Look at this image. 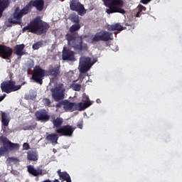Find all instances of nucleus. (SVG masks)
I'll list each match as a JSON object with an SVG mask.
<instances>
[{
    "label": "nucleus",
    "mask_w": 182,
    "mask_h": 182,
    "mask_svg": "<svg viewBox=\"0 0 182 182\" xmlns=\"http://www.w3.org/2000/svg\"><path fill=\"white\" fill-rule=\"evenodd\" d=\"M81 28L80 23H75L70 27V33L65 35V39L70 48H73L78 52H87L89 47L87 44L83 43V36L76 33Z\"/></svg>",
    "instance_id": "obj_1"
},
{
    "label": "nucleus",
    "mask_w": 182,
    "mask_h": 182,
    "mask_svg": "<svg viewBox=\"0 0 182 182\" xmlns=\"http://www.w3.org/2000/svg\"><path fill=\"white\" fill-rule=\"evenodd\" d=\"M50 28V26L48 23L42 21L39 17H36L23 28V32H26L27 31V32H31L36 35H46Z\"/></svg>",
    "instance_id": "obj_2"
},
{
    "label": "nucleus",
    "mask_w": 182,
    "mask_h": 182,
    "mask_svg": "<svg viewBox=\"0 0 182 182\" xmlns=\"http://www.w3.org/2000/svg\"><path fill=\"white\" fill-rule=\"evenodd\" d=\"M64 109L65 110H69V112H82L87 109L89 106H92V102L90 101L85 100L82 102H70L69 101L63 102Z\"/></svg>",
    "instance_id": "obj_3"
},
{
    "label": "nucleus",
    "mask_w": 182,
    "mask_h": 182,
    "mask_svg": "<svg viewBox=\"0 0 182 182\" xmlns=\"http://www.w3.org/2000/svg\"><path fill=\"white\" fill-rule=\"evenodd\" d=\"M124 6V1L123 0H111L107 4L106 10L107 14H126V11L122 8Z\"/></svg>",
    "instance_id": "obj_4"
},
{
    "label": "nucleus",
    "mask_w": 182,
    "mask_h": 182,
    "mask_svg": "<svg viewBox=\"0 0 182 182\" xmlns=\"http://www.w3.org/2000/svg\"><path fill=\"white\" fill-rule=\"evenodd\" d=\"M97 62V59L94 58L92 61L90 57L82 56L80 58V73H86L93 65Z\"/></svg>",
    "instance_id": "obj_5"
},
{
    "label": "nucleus",
    "mask_w": 182,
    "mask_h": 182,
    "mask_svg": "<svg viewBox=\"0 0 182 182\" xmlns=\"http://www.w3.org/2000/svg\"><path fill=\"white\" fill-rule=\"evenodd\" d=\"M65 91L66 88L65 87V85L62 83H60L57 85L55 87L50 89L52 97L55 100V102L63 100V99H65Z\"/></svg>",
    "instance_id": "obj_6"
},
{
    "label": "nucleus",
    "mask_w": 182,
    "mask_h": 182,
    "mask_svg": "<svg viewBox=\"0 0 182 182\" xmlns=\"http://www.w3.org/2000/svg\"><path fill=\"white\" fill-rule=\"evenodd\" d=\"M16 82L12 80H6L1 83V89L4 93H12V92H16L21 90L22 85H15Z\"/></svg>",
    "instance_id": "obj_7"
},
{
    "label": "nucleus",
    "mask_w": 182,
    "mask_h": 182,
    "mask_svg": "<svg viewBox=\"0 0 182 182\" xmlns=\"http://www.w3.org/2000/svg\"><path fill=\"white\" fill-rule=\"evenodd\" d=\"M48 71L42 69L39 65H36L33 68L32 79L36 83L42 85L43 83V79L46 76Z\"/></svg>",
    "instance_id": "obj_8"
},
{
    "label": "nucleus",
    "mask_w": 182,
    "mask_h": 182,
    "mask_svg": "<svg viewBox=\"0 0 182 182\" xmlns=\"http://www.w3.org/2000/svg\"><path fill=\"white\" fill-rule=\"evenodd\" d=\"M3 146L0 147L3 151L4 154L8 153L9 150L11 151H14V150H18L21 146L19 144L12 143L8 138L6 137H1Z\"/></svg>",
    "instance_id": "obj_9"
},
{
    "label": "nucleus",
    "mask_w": 182,
    "mask_h": 182,
    "mask_svg": "<svg viewBox=\"0 0 182 182\" xmlns=\"http://www.w3.org/2000/svg\"><path fill=\"white\" fill-rule=\"evenodd\" d=\"M113 39V33L109 31H100L96 33L94 37L92 38V42H109Z\"/></svg>",
    "instance_id": "obj_10"
},
{
    "label": "nucleus",
    "mask_w": 182,
    "mask_h": 182,
    "mask_svg": "<svg viewBox=\"0 0 182 182\" xmlns=\"http://www.w3.org/2000/svg\"><path fill=\"white\" fill-rule=\"evenodd\" d=\"M70 9L74 12H77L78 15L83 16L86 14V9L85 6L81 4L79 0H70Z\"/></svg>",
    "instance_id": "obj_11"
},
{
    "label": "nucleus",
    "mask_w": 182,
    "mask_h": 182,
    "mask_svg": "<svg viewBox=\"0 0 182 182\" xmlns=\"http://www.w3.org/2000/svg\"><path fill=\"white\" fill-rule=\"evenodd\" d=\"M76 130V127H73L70 124L64 125L55 130L56 133L60 134V136H65L70 137L73 134V132Z\"/></svg>",
    "instance_id": "obj_12"
},
{
    "label": "nucleus",
    "mask_w": 182,
    "mask_h": 182,
    "mask_svg": "<svg viewBox=\"0 0 182 182\" xmlns=\"http://www.w3.org/2000/svg\"><path fill=\"white\" fill-rule=\"evenodd\" d=\"M26 6L30 12L32 11V8H36L39 12L43 11L45 8V1L43 0H31L26 4Z\"/></svg>",
    "instance_id": "obj_13"
},
{
    "label": "nucleus",
    "mask_w": 182,
    "mask_h": 182,
    "mask_svg": "<svg viewBox=\"0 0 182 182\" xmlns=\"http://www.w3.org/2000/svg\"><path fill=\"white\" fill-rule=\"evenodd\" d=\"M14 53V50L11 47H8L5 45H0V58L2 59H6L8 62L11 63V57Z\"/></svg>",
    "instance_id": "obj_14"
},
{
    "label": "nucleus",
    "mask_w": 182,
    "mask_h": 182,
    "mask_svg": "<svg viewBox=\"0 0 182 182\" xmlns=\"http://www.w3.org/2000/svg\"><path fill=\"white\" fill-rule=\"evenodd\" d=\"M29 12L31 11H29V9H28L26 5L22 9H20L19 7H16L14 13V18L16 19V21H20V19H22L23 15H28Z\"/></svg>",
    "instance_id": "obj_15"
},
{
    "label": "nucleus",
    "mask_w": 182,
    "mask_h": 182,
    "mask_svg": "<svg viewBox=\"0 0 182 182\" xmlns=\"http://www.w3.org/2000/svg\"><path fill=\"white\" fill-rule=\"evenodd\" d=\"M63 60H70L74 62L75 60V51H72L69 48H64L62 55Z\"/></svg>",
    "instance_id": "obj_16"
},
{
    "label": "nucleus",
    "mask_w": 182,
    "mask_h": 182,
    "mask_svg": "<svg viewBox=\"0 0 182 182\" xmlns=\"http://www.w3.org/2000/svg\"><path fill=\"white\" fill-rule=\"evenodd\" d=\"M36 117L38 121L41 122H49L50 117L48 114V112L43 111H37L36 112Z\"/></svg>",
    "instance_id": "obj_17"
},
{
    "label": "nucleus",
    "mask_w": 182,
    "mask_h": 182,
    "mask_svg": "<svg viewBox=\"0 0 182 182\" xmlns=\"http://www.w3.org/2000/svg\"><path fill=\"white\" fill-rule=\"evenodd\" d=\"M50 122L53 123L54 127H56V129H60V126L63 124V118L56 117L55 115H51Z\"/></svg>",
    "instance_id": "obj_18"
},
{
    "label": "nucleus",
    "mask_w": 182,
    "mask_h": 182,
    "mask_svg": "<svg viewBox=\"0 0 182 182\" xmlns=\"http://www.w3.org/2000/svg\"><path fill=\"white\" fill-rule=\"evenodd\" d=\"M28 172L31 176L34 177H38V176H42L43 170L41 168L36 169L35 167L32 165L28 166Z\"/></svg>",
    "instance_id": "obj_19"
},
{
    "label": "nucleus",
    "mask_w": 182,
    "mask_h": 182,
    "mask_svg": "<svg viewBox=\"0 0 182 182\" xmlns=\"http://www.w3.org/2000/svg\"><path fill=\"white\" fill-rule=\"evenodd\" d=\"M48 75L53 77H58L60 75V67H50L47 71Z\"/></svg>",
    "instance_id": "obj_20"
},
{
    "label": "nucleus",
    "mask_w": 182,
    "mask_h": 182,
    "mask_svg": "<svg viewBox=\"0 0 182 182\" xmlns=\"http://www.w3.org/2000/svg\"><path fill=\"white\" fill-rule=\"evenodd\" d=\"M58 176L60 178V180H62V181H66V182H72V179L70 178V175L66 171H60V169H59L57 171Z\"/></svg>",
    "instance_id": "obj_21"
},
{
    "label": "nucleus",
    "mask_w": 182,
    "mask_h": 182,
    "mask_svg": "<svg viewBox=\"0 0 182 182\" xmlns=\"http://www.w3.org/2000/svg\"><path fill=\"white\" fill-rule=\"evenodd\" d=\"M11 0H0V18H2L4 11L9 6Z\"/></svg>",
    "instance_id": "obj_22"
},
{
    "label": "nucleus",
    "mask_w": 182,
    "mask_h": 182,
    "mask_svg": "<svg viewBox=\"0 0 182 182\" xmlns=\"http://www.w3.org/2000/svg\"><path fill=\"white\" fill-rule=\"evenodd\" d=\"M25 49V44H18L16 45L14 47V53L17 55V56H23V55H25V51H23Z\"/></svg>",
    "instance_id": "obj_23"
},
{
    "label": "nucleus",
    "mask_w": 182,
    "mask_h": 182,
    "mask_svg": "<svg viewBox=\"0 0 182 182\" xmlns=\"http://www.w3.org/2000/svg\"><path fill=\"white\" fill-rule=\"evenodd\" d=\"M46 140L50 141L52 144H58V140H59V135L56 134H50L46 136Z\"/></svg>",
    "instance_id": "obj_24"
},
{
    "label": "nucleus",
    "mask_w": 182,
    "mask_h": 182,
    "mask_svg": "<svg viewBox=\"0 0 182 182\" xmlns=\"http://www.w3.org/2000/svg\"><path fill=\"white\" fill-rule=\"evenodd\" d=\"M107 31H109L110 32H112V31H123V26H122L120 23H117L112 25H108L107 26Z\"/></svg>",
    "instance_id": "obj_25"
},
{
    "label": "nucleus",
    "mask_w": 182,
    "mask_h": 182,
    "mask_svg": "<svg viewBox=\"0 0 182 182\" xmlns=\"http://www.w3.org/2000/svg\"><path fill=\"white\" fill-rule=\"evenodd\" d=\"M27 159L31 161H37L38 153L35 151H29L27 154Z\"/></svg>",
    "instance_id": "obj_26"
},
{
    "label": "nucleus",
    "mask_w": 182,
    "mask_h": 182,
    "mask_svg": "<svg viewBox=\"0 0 182 182\" xmlns=\"http://www.w3.org/2000/svg\"><path fill=\"white\" fill-rule=\"evenodd\" d=\"M9 117H8V114L4 112H1V123L3 126H5L6 127L9 125Z\"/></svg>",
    "instance_id": "obj_27"
},
{
    "label": "nucleus",
    "mask_w": 182,
    "mask_h": 182,
    "mask_svg": "<svg viewBox=\"0 0 182 182\" xmlns=\"http://www.w3.org/2000/svg\"><path fill=\"white\" fill-rule=\"evenodd\" d=\"M77 80H73L72 84L70 85V89L75 90V92H80V89H82V85L76 83Z\"/></svg>",
    "instance_id": "obj_28"
},
{
    "label": "nucleus",
    "mask_w": 182,
    "mask_h": 182,
    "mask_svg": "<svg viewBox=\"0 0 182 182\" xmlns=\"http://www.w3.org/2000/svg\"><path fill=\"white\" fill-rule=\"evenodd\" d=\"M43 46V41H41L33 45V49L34 50H38L39 48H42Z\"/></svg>",
    "instance_id": "obj_29"
},
{
    "label": "nucleus",
    "mask_w": 182,
    "mask_h": 182,
    "mask_svg": "<svg viewBox=\"0 0 182 182\" xmlns=\"http://www.w3.org/2000/svg\"><path fill=\"white\" fill-rule=\"evenodd\" d=\"M9 163H14V164H18L19 163V159L15 157H9L7 159Z\"/></svg>",
    "instance_id": "obj_30"
},
{
    "label": "nucleus",
    "mask_w": 182,
    "mask_h": 182,
    "mask_svg": "<svg viewBox=\"0 0 182 182\" xmlns=\"http://www.w3.org/2000/svg\"><path fill=\"white\" fill-rule=\"evenodd\" d=\"M71 21L73 22V23H80V20L79 19V16L75 15L71 16Z\"/></svg>",
    "instance_id": "obj_31"
},
{
    "label": "nucleus",
    "mask_w": 182,
    "mask_h": 182,
    "mask_svg": "<svg viewBox=\"0 0 182 182\" xmlns=\"http://www.w3.org/2000/svg\"><path fill=\"white\" fill-rule=\"evenodd\" d=\"M43 102L46 106H50L52 102L48 98H43Z\"/></svg>",
    "instance_id": "obj_32"
},
{
    "label": "nucleus",
    "mask_w": 182,
    "mask_h": 182,
    "mask_svg": "<svg viewBox=\"0 0 182 182\" xmlns=\"http://www.w3.org/2000/svg\"><path fill=\"white\" fill-rule=\"evenodd\" d=\"M33 66H35V62L33 60H31L30 61L28 62L27 67L28 69H32Z\"/></svg>",
    "instance_id": "obj_33"
},
{
    "label": "nucleus",
    "mask_w": 182,
    "mask_h": 182,
    "mask_svg": "<svg viewBox=\"0 0 182 182\" xmlns=\"http://www.w3.org/2000/svg\"><path fill=\"white\" fill-rule=\"evenodd\" d=\"M137 9L139 12H143V11H146V7L141 4H139Z\"/></svg>",
    "instance_id": "obj_34"
},
{
    "label": "nucleus",
    "mask_w": 182,
    "mask_h": 182,
    "mask_svg": "<svg viewBox=\"0 0 182 182\" xmlns=\"http://www.w3.org/2000/svg\"><path fill=\"white\" fill-rule=\"evenodd\" d=\"M23 150H29V149H31V146H29V144L24 143L23 144Z\"/></svg>",
    "instance_id": "obj_35"
},
{
    "label": "nucleus",
    "mask_w": 182,
    "mask_h": 182,
    "mask_svg": "<svg viewBox=\"0 0 182 182\" xmlns=\"http://www.w3.org/2000/svg\"><path fill=\"white\" fill-rule=\"evenodd\" d=\"M77 127H78V129H83V121L78 122L77 124Z\"/></svg>",
    "instance_id": "obj_36"
},
{
    "label": "nucleus",
    "mask_w": 182,
    "mask_h": 182,
    "mask_svg": "<svg viewBox=\"0 0 182 182\" xmlns=\"http://www.w3.org/2000/svg\"><path fill=\"white\" fill-rule=\"evenodd\" d=\"M151 0H141V4H144V5H147L149 2H151Z\"/></svg>",
    "instance_id": "obj_37"
},
{
    "label": "nucleus",
    "mask_w": 182,
    "mask_h": 182,
    "mask_svg": "<svg viewBox=\"0 0 182 182\" xmlns=\"http://www.w3.org/2000/svg\"><path fill=\"white\" fill-rule=\"evenodd\" d=\"M5 97H6V94H4L3 95L0 96V103L2 102V100H4V99H5Z\"/></svg>",
    "instance_id": "obj_38"
},
{
    "label": "nucleus",
    "mask_w": 182,
    "mask_h": 182,
    "mask_svg": "<svg viewBox=\"0 0 182 182\" xmlns=\"http://www.w3.org/2000/svg\"><path fill=\"white\" fill-rule=\"evenodd\" d=\"M35 129V126L33 125H30L27 127V130H33Z\"/></svg>",
    "instance_id": "obj_39"
},
{
    "label": "nucleus",
    "mask_w": 182,
    "mask_h": 182,
    "mask_svg": "<svg viewBox=\"0 0 182 182\" xmlns=\"http://www.w3.org/2000/svg\"><path fill=\"white\" fill-rule=\"evenodd\" d=\"M103 2H104V4L105 5V6H107V4H109V2L112 1V0H102Z\"/></svg>",
    "instance_id": "obj_40"
},
{
    "label": "nucleus",
    "mask_w": 182,
    "mask_h": 182,
    "mask_svg": "<svg viewBox=\"0 0 182 182\" xmlns=\"http://www.w3.org/2000/svg\"><path fill=\"white\" fill-rule=\"evenodd\" d=\"M63 105V102H58V104H56L55 107L60 108L62 107Z\"/></svg>",
    "instance_id": "obj_41"
},
{
    "label": "nucleus",
    "mask_w": 182,
    "mask_h": 182,
    "mask_svg": "<svg viewBox=\"0 0 182 182\" xmlns=\"http://www.w3.org/2000/svg\"><path fill=\"white\" fill-rule=\"evenodd\" d=\"M3 156H5V154H4L2 149L0 147V157H2Z\"/></svg>",
    "instance_id": "obj_42"
},
{
    "label": "nucleus",
    "mask_w": 182,
    "mask_h": 182,
    "mask_svg": "<svg viewBox=\"0 0 182 182\" xmlns=\"http://www.w3.org/2000/svg\"><path fill=\"white\" fill-rule=\"evenodd\" d=\"M141 15V12L138 11L136 14L135 15L136 18H140V16Z\"/></svg>",
    "instance_id": "obj_43"
},
{
    "label": "nucleus",
    "mask_w": 182,
    "mask_h": 182,
    "mask_svg": "<svg viewBox=\"0 0 182 182\" xmlns=\"http://www.w3.org/2000/svg\"><path fill=\"white\" fill-rule=\"evenodd\" d=\"M43 182H52L50 180H49V179H47V180H45L44 181H43Z\"/></svg>",
    "instance_id": "obj_44"
},
{
    "label": "nucleus",
    "mask_w": 182,
    "mask_h": 182,
    "mask_svg": "<svg viewBox=\"0 0 182 182\" xmlns=\"http://www.w3.org/2000/svg\"><path fill=\"white\" fill-rule=\"evenodd\" d=\"M53 153H56V151H58L56 150V149H53Z\"/></svg>",
    "instance_id": "obj_45"
},
{
    "label": "nucleus",
    "mask_w": 182,
    "mask_h": 182,
    "mask_svg": "<svg viewBox=\"0 0 182 182\" xmlns=\"http://www.w3.org/2000/svg\"><path fill=\"white\" fill-rule=\"evenodd\" d=\"M125 25H126V26H129V23H127Z\"/></svg>",
    "instance_id": "obj_46"
}]
</instances>
